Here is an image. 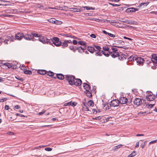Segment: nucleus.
I'll use <instances>...</instances> for the list:
<instances>
[{
  "label": "nucleus",
  "instance_id": "1",
  "mask_svg": "<svg viewBox=\"0 0 157 157\" xmlns=\"http://www.w3.org/2000/svg\"><path fill=\"white\" fill-rule=\"evenodd\" d=\"M110 55L112 58H115L118 57L119 60H124L126 59L128 57L125 54H122L121 53H119L118 52H113L110 51Z\"/></svg>",
  "mask_w": 157,
  "mask_h": 157
},
{
  "label": "nucleus",
  "instance_id": "2",
  "mask_svg": "<svg viewBox=\"0 0 157 157\" xmlns=\"http://www.w3.org/2000/svg\"><path fill=\"white\" fill-rule=\"evenodd\" d=\"M49 44L54 46L53 44L56 47H58L61 46L62 42L57 37H53L52 38L49 39Z\"/></svg>",
  "mask_w": 157,
  "mask_h": 157
},
{
  "label": "nucleus",
  "instance_id": "3",
  "mask_svg": "<svg viewBox=\"0 0 157 157\" xmlns=\"http://www.w3.org/2000/svg\"><path fill=\"white\" fill-rule=\"evenodd\" d=\"M40 34L37 33H28L27 35L25 36V39L28 40L34 41V37L39 38Z\"/></svg>",
  "mask_w": 157,
  "mask_h": 157
},
{
  "label": "nucleus",
  "instance_id": "4",
  "mask_svg": "<svg viewBox=\"0 0 157 157\" xmlns=\"http://www.w3.org/2000/svg\"><path fill=\"white\" fill-rule=\"evenodd\" d=\"M65 79L68 82L69 84L71 86L74 85L75 83L74 81L75 79V76L69 75H65Z\"/></svg>",
  "mask_w": 157,
  "mask_h": 157
},
{
  "label": "nucleus",
  "instance_id": "5",
  "mask_svg": "<svg viewBox=\"0 0 157 157\" xmlns=\"http://www.w3.org/2000/svg\"><path fill=\"white\" fill-rule=\"evenodd\" d=\"M38 40L44 44H49V39H48L46 36L42 35H40L39 37L38 38Z\"/></svg>",
  "mask_w": 157,
  "mask_h": 157
},
{
  "label": "nucleus",
  "instance_id": "6",
  "mask_svg": "<svg viewBox=\"0 0 157 157\" xmlns=\"http://www.w3.org/2000/svg\"><path fill=\"white\" fill-rule=\"evenodd\" d=\"M134 59L136 63H138L137 64L140 66H142L145 62L144 59L141 57L136 56Z\"/></svg>",
  "mask_w": 157,
  "mask_h": 157
},
{
  "label": "nucleus",
  "instance_id": "7",
  "mask_svg": "<svg viewBox=\"0 0 157 157\" xmlns=\"http://www.w3.org/2000/svg\"><path fill=\"white\" fill-rule=\"evenodd\" d=\"M27 35V34H24L23 33H19L16 34L15 37V40L17 39L18 40H21L23 38L25 39V36Z\"/></svg>",
  "mask_w": 157,
  "mask_h": 157
},
{
  "label": "nucleus",
  "instance_id": "8",
  "mask_svg": "<svg viewBox=\"0 0 157 157\" xmlns=\"http://www.w3.org/2000/svg\"><path fill=\"white\" fill-rule=\"evenodd\" d=\"M117 100H118L115 99L111 101L109 104V107H115L118 106L120 103H119V101H117Z\"/></svg>",
  "mask_w": 157,
  "mask_h": 157
},
{
  "label": "nucleus",
  "instance_id": "9",
  "mask_svg": "<svg viewBox=\"0 0 157 157\" xmlns=\"http://www.w3.org/2000/svg\"><path fill=\"white\" fill-rule=\"evenodd\" d=\"M148 92V91H147ZM149 93H150L152 94H150L146 96V99L147 100L149 101H151L154 100L155 98V95H154L152 93L151 91H149Z\"/></svg>",
  "mask_w": 157,
  "mask_h": 157
},
{
  "label": "nucleus",
  "instance_id": "10",
  "mask_svg": "<svg viewBox=\"0 0 157 157\" xmlns=\"http://www.w3.org/2000/svg\"><path fill=\"white\" fill-rule=\"evenodd\" d=\"M117 101L121 104H126L127 103L128 99L126 97H121Z\"/></svg>",
  "mask_w": 157,
  "mask_h": 157
},
{
  "label": "nucleus",
  "instance_id": "11",
  "mask_svg": "<svg viewBox=\"0 0 157 157\" xmlns=\"http://www.w3.org/2000/svg\"><path fill=\"white\" fill-rule=\"evenodd\" d=\"M76 50H77L78 52L81 53L84 52V51L86 49V46H84L82 47V46H79L78 45L76 46Z\"/></svg>",
  "mask_w": 157,
  "mask_h": 157
},
{
  "label": "nucleus",
  "instance_id": "12",
  "mask_svg": "<svg viewBox=\"0 0 157 157\" xmlns=\"http://www.w3.org/2000/svg\"><path fill=\"white\" fill-rule=\"evenodd\" d=\"M142 103V99L139 98H136L133 100L134 104L137 106H139Z\"/></svg>",
  "mask_w": 157,
  "mask_h": 157
},
{
  "label": "nucleus",
  "instance_id": "13",
  "mask_svg": "<svg viewBox=\"0 0 157 157\" xmlns=\"http://www.w3.org/2000/svg\"><path fill=\"white\" fill-rule=\"evenodd\" d=\"M151 61L154 64H157V54H153L151 55Z\"/></svg>",
  "mask_w": 157,
  "mask_h": 157
},
{
  "label": "nucleus",
  "instance_id": "14",
  "mask_svg": "<svg viewBox=\"0 0 157 157\" xmlns=\"http://www.w3.org/2000/svg\"><path fill=\"white\" fill-rule=\"evenodd\" d=\"M86 82H87V83H83V87L86 90V91L90 90L91 91V87L89 84V82L87 81V80H86Z\"/></svg>",
  "mask_w": 157,
  "mask_h": 157
},
{
  "label": "nucleus",
  "instance_id": "15",
  "mask_svg": "<svg viewBox=\"0 0 157 157\" xmlns=\"http://www.w3.org/2000/svg\"><path fill=\"white\" fill-rule=\"evenodd\" d=\"M74 82L75 83V84H74V85L79 86L81 85L82 81L79 78H75V80L74 81Z\"/></svg>",
  "mask_w": 157,
  "mask_h": 157
},
{
  "label": "nucleus",
  "instance_id": "16",
  "mask_svg": "<svg viewBox=\"0 0 157 157\" xmlns=\"http://www.w3.org/2000/svg\"><path fill=\"white\" fill-rule=\"evenodd\" d=\"M56 77L59 80H63L65 78V76L62 74H57Z\"/></svg>",
  "mask_w": 157,
  "mask_h": 157
},
{
  "label": "nucleus",
  "instance_id": "17",
  "mask_svg": "<svg viewBox=\"0 0 157 157\" xmlns=\"http://www.w3.org/2000/svg\"><path fill=\"white\" fill-rule=\"evenodd\" d=\"M71 10L74 12H81L82 11L83 9L82 8H70Z\"/></svg>",
  "mask_w": 157,
  "mask_h": 157
},
{
  "label": "nucleus",
  "instance_id": "18",
  "mask_svg": "<svg viewBox=\"0 0 157 157\" xmlns=\"http://www.w3.org/2000/svg\"><path fill=\"white\" fill-rule=\"evenodd\" d=\"M87 49L88 51L90 52L91 53H93L94 52H96L97 50H95L94 48L93 47L89 46L87 47Z\"/></svg>",
  "mask_w": 157,
  "mask_h": 157
},
{
  "label": "nucleus",
  "instance_id": "19",
  "mask_svg": "<svg viewBox=\"0 0 157 157\" xmlns=\"http://www.w3.org/2000/svg\"><path fill=\"white\" fill-rule=\"evenodd\" d=\"M54 73L52 71H47V73L46 74L52 77V78L54 79H56V77H53L54 75Z\"/></svg>",
  "mask_w": 157,
  "mask_h": 157
},
{
  "label": "nucleus",
  "instance_id": "20",
  "mask_svg": "<svg viewBox=\"0 0 157 157\" xmlns=\"http://www.w3.org/2000/svg\"><path fill=\"white\" fill-rule=\"evenodd\" d=\"M37 73L41 75H44L47 73V71L44 70H38L37 71Z\"/></svg>",
  "mask_w": 157,
  "mask_h": 157
},
{
  "label": "nucleus",
  "instance_id": "21",
  "mask_svg": "<svg viewBox=\"0 0 157 157\" xmlns=\"http://www.w3.org/2000/svg\"><path fill=\"white\" fill-rule=\"evenodd\" d=\"M6 38L8 40L10 41H13L14 40H15V38L13 37L12 35H10L7 36L6 37Z\"/></svg>",
  "mask_w": 157,
  "mask_h": 157
},
{
  "label": "nucleus",
  "instance_id": "22",
  "mask_svg": "<svg viewBox=\"0 0 157 157\" xmlns=\"http://www.w3.org/2000/svg\"><path fill=\"white\" fill-rule=\"evenodd\" d=\"M76 46H74L73 44L70 45L69 47V48L74 52H76Z\"/></svg>",
  "mask_w": 157,
  "mask_h": 157
},
{
  "label": "nucleus",
  "instance_id": "23",
  "mask_svg": "<svg viewBox=\"0 0 157 157\" xmlns=\"http://www.w3.org/2000/svg\"><path fill=\"white\" fill-rule=\"evenodd\" d=\"M128 57L126 59H128V61L129 62H132V61H135V60L134 59L136 58V56H131L129 57H128V56L127 55H126Z\"/></svg>",
  "mask_w": 157,
  "mask_h": 157
},
{
  "label": "nucleus",
  "instance_id": "24",
  "mask_svg": "<svg viewBox=\"0 0 157 157\" xmlns=\"http://www.w3.org/2000/svg\"><path fill=\"white\" fill-rule=\"evenodd\" d=\"M121 21L123 22L129 24L130 25L133 24L134 23V22H133V21L129 20H127L125 21Z\"/></svg>",
  "mask_w": 157,
  "mask_h": 157
},
{
  "label": "nucleus",
  "instance_id": "25",
  "mask_svg": "<svg viewBox=\"0 0 157 157\" xmlns=\"http://www.w3.org/2000/svg\"><path fill=\"white\" fill-rule=\"evenodd\" d=\"M149 3V2H147L141 3L140 4V5L138 6L139 7H140L143 6V7L147 6Z\"/></svg>",
  "mask_w": 157,
  "mask_h": 157
},
{
  "label": "nucleus",
  "instance_id": "26",
  "mask_svg": "<svg viewBox=\"0 0 157 157\" xmlns=\"http://www.w3.org/2000/svg\"><path fill=\"white\" fill-rule=\"evenodd\" d=\"M61 46H62L63 48H65L68 46V44L65 40L63 43H62Z\"/></svg>",
  "mask_w": 157,
  "mask_h": 157
},
{
  "label": "nucleus",
  "instance_id": "27",
  "mask_svg": "<svg viewBox=\"0 0 157 157\" xmlns=\"http://www.w3.org/2000/svg\"><path fill=\"white\" fill-rule=\"evenodd\" d=\"M78 44L81 45H83L84 46H86V44L87 43L85 41H78Z\"/></svg>",
  "mask_w": 157,
  "mask_h": 157
},
{
  "label": "nucleus",
  "instance_id": "28",
  "mask_svg": "<svg viewBox=\"0 0 157 157\" xmlns=\"http://www.w3.org/2000/svg\"><path fill=\"white\" fill-rule=\"evenodd\" d=\"M83 105L84 106L82 107V110L86 111H89V108L86 105L85 103H83Z\"/></svg>",
  "mask_w": 157,
  "mask_h": 157
},
{
  "label": "nucleus",
  "instance_id": "29",
  "mask_svg": "<svg viewBox=\"0 0 157 157\" xmlns=\"http://www.w3.org/2000/svg\"><path fill=\"white\" fill-rule=\"evenodd\" d=\"M96 52H95L96 54H97L98 56H101L102 55V51H103V50H101V49H100V52L99 51V50H96Z\"/></svg>",
  "mask_w": 157,
  "mask_h": 157
},
{
  "label": "nucleus",
  "instance_id": "30",
  "mask_svg": "<svg viewBox=\"0 0 157 157\" xmlns=\"http://www.w3.org/2000/svg\"><path fill=\"white\" fill-rule=\"evenodd\" d=\"M102 55L103 54L106 57H108L110 55V51H109L107 52H105V51H102Z\"/></svg>",
  "mask_w": 157,
  "mask_h": 157
},
{
  "label": "nucleus",
  "instance_id": "31",
  "mask_svg": "<svg viewBox=\"0 0 157 157\" xmlns=\"http://www.w3.org/2000/svg\"><path fill=\"white\" fill-rule=\"evenodd\" d=\"M94 103L93 101L90 100L88 102L87 105L89 106H93L94 105Z\"/></svg>",
  "mask_w": 157,
  "mask_h": 157
},
{
  "label": "nucleus",
  "instance_id": "32",
  "mask_svg": "<svg viewBox=\"0 0 157 157\" xmlns=\"http://www.w3.org/2000/svg\"><path fill=\"white\" fill-rule=\"evenodd\" d=\"M109 104L108 103H106L104 105V107L105 108V109L108 110L110 108L109 107Z\"/></svg>",
  "mask_w": 157,
  "mask_h": 157
},
{
  "label": "nucleus",
  "instance_id": "33",
  "mask_svg": "<svg viewBox=\"0 0 157 157\" xmlns=\"http://www.w3.org/2000/svg\"><path fill=\"white\" fill-rule=\"evenodd\" d=\"M86 96L90 98L92 97V94L90 92V90H88L86 91Z\"/></svg>",
  "mask_w": 157,
  "mask_h": 157
},
{
  "label": "nucleus",
  "instance_id": "34",
  "mask_svg": "<svg viewBox=\"0 0 157 157\" xmlns=\"http://www.w3.org/2000/svg\"><path fill=\"white\" fill-rule=\"evenodd\" d=\"M10 2L5 1H0V6H6L7 5L6 4V2Z\"/></svg>",
  "mask_w": 157,
  "mask_h": 157
},
{
  "label": "nucleus",
  "instance_id": "35",
  "mask_svg": "<svg viewBox=\"0 0 157 157\" xmlns=\"http://www.w3.org/2000/svg\"><path fill=\"white\" fill-rule=\"evenodd\" d=\"M24 73L26 75H31L32 74V71L30 70H27L26 69L24 71Z\"/></svg>",
  "mask_w": 157,
  "mask_h": 157
},
{
  "label": "nucleus",
  "instance_id": "36",
  "mask_svg": "<svg viewBox=\"0 0 157 157\" xmlns=\"http://www.w3.org/2000/svg\"><path fill=\"white\" fill-rule=\"evenodd\" d=\"M136 155V152L135 151H134L130 154L128 155V157H133Z\"/></svg>",
  "mask_w": 157,
  "mask_h": 157
},
{
  "label": "nucleus",
  "instance_id": "37",
  "mask_svg": "<svg viewBox=\"0 0 157 157\" xmlns=\"http://www.w3.org/2000/svg\"><path fill=\"white\" fill-rule=\"evenodd\" d=\"M62 21L55 19L54 24H56V25H60V24H62Z\"/></svg>",
  "mask_w": 157,
  "mask_h": 157
},
{
  "label": "nucleus",
  "instance_id": "38",
  "mask_svg": "<svg viewBox=\"0 0 157 157\" xmlns=\"http://www.w3.org/2000/svg\"><path fill=\"white\" fill-rule=\"evenodd\" d=\"M115 46L116 47V46ZM116 47H117V48H123V49H128L129 48L128 47H127V46H116Z\"/></svg>",
  "mask_w": 157,
  "mask_h": 157
},
{
  "label": "nucleus",
  "instance_id": "39",
  "mask_svg": "<svg viewBox=\"0 0 157 157\" xmlns=\"http://www.w3.org/2000/svg\"><path fill=\"white\" fill-rule=\"evenodd\" d=\"M55 20V19L54 18H51L48 20V21L50 23L54 24Z\"/></svg>",
  "mask_w": 157,
  "mask_h": 157
},
{
  "label": "nucleus",
  "instance_id": "40",
  "mask_svg": "<svg viewBox=\"0 0 157 157\" xmlns=\"http://www.w3.org/2000/svg\"><path fill=\"white\" fill-rule=\"evenodd\" d=\"M84 8H86L87 10H94L95 9V8L94 7H89L88 6H86L83 7Z\"/></svg>",
  "mask_w": 157,
  "mask_h": 157
},
{
  "label": "nucleus",
  "instance_id": "41",
  "mask_svg": "<svg viewBox=\"0 0 157 157\" xmlns=\"http://www.w3.org/2000/svg\"><path fill=\"white\" fill-rule=\"evenodd\" d=\"M103 49L105 51L107 52L109 51V48L108 47L106 46H103Z\"/></svg>",
  "mask_w": 157,
  "mask_h": 157
},
{
  "label": "nucleus",
  "instance_id": "42",
  "mask_svg": "<svg viewBox=\"0 0 157 157\" xmlns=\"http://www.w3.org/2000/svg\"><path fill=\"white\" fill-rule=\"evenodd\" d=\"M130 10H131V12H135L136 11H138V9L137 8H130Z\"/></svg>",
  "mask_w": 157,
  "mask_h": 157
},
{
  "label": "nucleus",
  "instance_id": "43",
  "mask_svg": "<svg viewBox=\"0 0 157 157\" xmlns=\"http://www.w3.org/2000/svg\"><path fill=\"white\" fill-rule=\"evenodd\" d=\"M94 47L96 48V49L98 50H99V51L100 52V49H101V47L99 46L96 45H94Z\"/></svg>",
  "mask_w": 157,
  "mask_h": 157
},
{
  "label": "nucleus",
  "instance_id": "44",
  "mask_svg": "<svg viewBox=\"0 0 157 157\" xmlns=\"http://www.w3.org/2000/svg\"><path fill=\"white\" fill-rule=\"evenodd\" d=\"M8 100V98H1L0 99V102H3L4 101H6Z\"/></svg>",
  "mask_w": 157,
  "mask_h": 157
},
{
  "label": "nucleus",
  "instance_id": "45",
  "mask_svg": "<svg viewBox=\"0 0 157 157\" xmlns=\"http://www.w3.org/2000/svg\"><path fill=\"white\" fill-rule=\"evenodd\" d=\"M15 78L17 79H18L19 80H20L21 82H23L24 81V80H25V79L24 78H21L20 77H19V76H18L17 77H15Z\"/></svg>",
  "mask_w": 157,
  "mask_h": 157
},
{
  "label": "nucleus",
  "instance_id": "46",
  "mask_svg": "<svg viewBox=\"0 0 157 157\" xmlns=\"http://www.w3.org/2000/svg\"><path fill=\"white\" fill-rule=\"evenodd\" d=\"M155 105V104H147L146 105V106H148L147 108H148V107H150L151 108H152Z\"/></svg>",
  "mask_w": 157,
  "mask_h": 157
},
{
  "label": "nucleus",
  "instance_id": "47",
  "mask_svg": "<svg viewBox=\"0 0 157 157\" xmlns=\"http://www.w3.org/2000/svg\"><path fill=\"white\" fill-rule=\"evenodd\" d=\"M112 50L113 51L112 52H118L117 51H118V49L117 48H115L114 47H112L111 48Z\"/></svg>",
  "mask_w": 157,
  "mask_h": 157
},
{
  "label": "nucleus",
  "instance_id": "48",
  "mask_svg": "<svg viewBox=\"0 0 157 157\" xmlns=\"http://www.w3.org/2000/svg\"><path fill=\"white\" fill-rule=\"evenodd\" d=\"M20 67L21 69V70H22L24 71L26 69H25L26 67H25V66L24 65V64L22 65L21 66H20Z\"/></svg>",
  "mask_w": 157,
  "mask_h": 157
},
{
  "label": "nucleus",
  "instance_id": "49",
  "mask_svg": "<svg viewBox=\"0 0 157 157\" xmlns=\"http://www.w3.org/2000/svg\"><path fill=\"white\" fill-rule=\"evenodd\" d=\"M4 42L5 44H8V43H10V41L9 40H8L6 38L5 40H4Z\"/></svg>",
  "mask_w": 157,
  "mask_h": 157
},
{
  "label": "nucleus",
  "instance_id": "50",
  "mask_svg": "<svg viewBox=\"0 0 157 157\" xmlns=\"http://www.w3.org/2000/svg\"><path fill=\"white\" fill-rule=\"evenodd\" d=\"M71 105L73 107L75 106L77 104V103L75 102H72L71 101Z\"/></svg>",
  "mask_w": 157,
  "mask_h": 157
},
{
  "label": "nucleus",
  "instance_id": "51",
  "mask_svg": "<svg viewBox=\"0 0 157 157\" xmlns=\"http://www.w3.org/2000/svg\"><path fill=\"white\" fill-rule=\"evenodd\" d=\"M7 63H2V66L3 67V68H6V67H7Z\"/></svg>",
  "mask_w": 157,
  "mask_h": 157
},
{
  "label": "nucleus",
  "instance_id": "52",
  "mask_svg": "<svg viewBox=\"0 0 157 157\" xmlns=\"http://www.w3.org/2000/svg\"><path fill=\"white\" fill-rule=\"evenodd\" d=\"M7 63H2V66L3 67V68H6V67H7Z\"/></svg>",
  "mask_w": 157,
  "mask_h": 157
},
{
  "label": "nucleus",
  "instance_id": "53",
  "mask_svg": "<svg viewBox=\"0 0 157 157\" xmlns=\"http://www.w3.org/2000/svg\"><path fill=\"white\" fill-rule=\"evenodd\" d=\"M78 42L76 40H73L72 41V44L76 45L78 43Z\"/></svg>",
  "mask_w": 157,
  "mask_h": 157
},
{
  "label": "nucleus",
  "instance_id": "54",
  "mask_svg": "<svg viewBox=\"0 0 157 157\" xmlns=\"http://www.w3.org/2000/svg\"><path fill=\"white\" fill-rule=\"evenodd\" d=\"M101 119V117L100 116L95 117V118H93L92 119L94 120H100Z\"/></svg>",
  "mask_w": 157,
  "mask_h": 157
},
{
  "label": "nucleus",
  "instance_id": "55",
  "mask_svg": "<svg viewBox=\"0 0 157 157\" xmlns=\"http://www.w3.org/2000/svg\"><path fill=\"white\" fill-rule=\"evenodd\" d=\"M71 101L66 103L64 104V106H70L71 105Z\"/></svg>",
  "mask_w": 157,
  "mask_h": 157
},
{
  "label": "nucleus",
  "instance_id": "56",
  "mask_svg": "<svg viewBox=\"0 0 157 157\" xmlns=\"http://www.w3.org/2000/svg\"><path fill=\"white\" fill-rule=\"evenodd\" d=\"M150 113V112H142V113H140H140H141L142 115L143 114V115H144L145 114H149Z\"/></svg>",
  "mask_w": 157,
  "mask_h": 157
},
{
  "label": "nucleus",
  "instance_id": "57",
  "mask_svg": "<svg viewBox=\"0 0 157 157\" xmlns=\"http://www.w3.org/2000/svg\"><path fill=\"white\" fill-rule=\"evenodd\" d=\"M52 148L49 147L45 148V150L47 151H51L52 150Z\"/></svg>",
  "mask_w": 157,
  "mask_h": 157
},
{
  "label": "nucleus",
  "instance_id": "58",
  "mask_svg": "<svg viewBox=\"0 0 157 157\" xmlns=\"http://www.w3.org/2000/svg\"><path fill=\"white\" fill-rule=\"evenodd\" d=\"M109 4L110 5H112L113 6H120V5H117V4H114L112 3H109Z\"/></svg>",
  "mask_w": 157,
  "mask_h": 157
},
{
  "label": "nucleus",
  "instance_id": "59",
  "mask_svg": "<svg viewBox=\"0 0 157 157\" xmlns=\"http://www.w3.org/2000/svg\"><path fill=\"white\" fill-rule=\"evenodd\" d=\"M7 67L8 68H12V64H11L9 63H7Z\"/></svg>",
  "mask_w": 157,
  "mask_h": 157
},
{
  "label": "nucleus",
  "instance_id": "60",
  "mask_svg": "<svg viewBox=\"0 0 157 157\" xmlns=\"http://www.w3.org/2000/svg\"><path fill=\"white\" fill-rule=\"evenodd\" d=\"M132 98L131 99H128V102L127 103H128L129 104H130L132 103Z\"/></svg>",
  "mask_w": 157,
  "mask_h": 157
},
{
  "label": "nucleus",
  "instance_id": "61",
  "mask_svg": "<svg viewBox=\"0 0 157 157\" xmlns=\"http://www.w3.org/2000/svg\"><path fill=\"white\" fill-rule=\"evenodd\" d=\"M122 146H123V145L122 144H119L118 145L116 146L115 147H116L115 148V150L118 149V148H120Z\"/></svg>",
  "mask_w": 157,
  "mask_h": 157
},
{
  "label": "nucleus",
  "instance_id": "62",
  "mask_svg": "<svg viewBox=\"0 0 157 157\" xmlns=\"http://www.w3.org/2000/svg\"><path fill=\"white\" fill-rule=\"evenodd\" d=\"M108 35L109 36H110L112 37H115V35L112 34L111 33H108Z\"/></svg>",
  "mask_w": 157,
  "mask_h": 157
},
{
  "label": "nucleus",
  "instance_id": "63",
  "mask_svg": "<svg viewBox=\"0 0 157 157\" xmlns=\"http://www.w3.org/2000/svg\"><path fill=\"white\" fill-rule=\"evenodd\" d=\"M66 41L67 43L68 44H72V42L71 40H65Z\"/></svg>",
  "mask_w": 157,
  "mask_h": 157
},
{
  "label": "nucleus",
  "instance_id": "64",
  "mask_svg": "<svg viewBox=\"0 0 157 157\" xmlns=\"http://www.w3.org/2000/svg\"><path fill=\"white\" fill-rule=\"evenodd\" d=\"M111 23H119V21H117L116 20H112L111 22Z\"/></svg>",
  "mask_w": 157,
  "mask_h": 157
}]
</instances>
